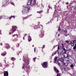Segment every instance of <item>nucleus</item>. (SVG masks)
<instances>
[{"mask_svg":"<svg viewBox=\"0 0 76 76\" xmlns=\"http://www.w3.org/2000/svg\"><path fill=\"white\" fill-rule=\"evenodd\" d=\"M73 2H74V1H71V2L70 4H73Z\"/></svg>","mask_w":76,"mask_h":76,"instance_id":"473e14b6","label":"nucleus"},{"mask_svg":"<svg viewBox=\"0 0 76 76\" xmlns=\"http://www.w3.org/2000/svg\"><path fill=\"white\" fill-rule=\"evenodd\" d=\"M11 60H12V61H14L15 60V58L14 57H12L11 58Z\"/></svg>","mask_w":76,"mask_h":76,"instance_id":"b1692460","label":"nucleus"},{"mask_svg":"<svg viewBox=\"0 0 76 76\" xmlns=\"http://www.w3.org/2000/svg\"><path fill=\"white\" fill-rule=\"evenodd\" d=\"M31 1H32V0H28L27 3L28 6H29V5L31 6Z\"/></svg>","mask_w":76,"mask_h":76,"instance_id":"ddd939ff","label":"nucleus"},{"mask_svg":"<svg viewBox=\"0 0 76 76\" xmlns=\"http://www.w3.org/2000/svg\"><path fill=\"white\" fill-rule=\"evenodd\" d=\"M23 76H25V75H23Z\"/></svg>","mask_w":76,"mask_h":76,"instance_id":"774afa93","label":"nucleus"},{"mask_svg":"<svg viewBox=\"0 0 76 76\" xmlns=\"http://www.w3.org/2000/svg\"><path fill=\"white\" fill-rule=\"evenodd\" d=\"M18 39L15 38L14 39H13L12 41H13V42H16V41H18Z\"/></svg>","mask_w":76,"mask_h":76,"instance_id":"412c9836","label":"nucleus"},{"mask_svg":"<svg viewBox=\"0 0 76 76\" xmlns=\"http://www.w3.org/2000/svg\"><path fill=\"white\" fill-rule=\"evenodd\" d=\"M1 45H3V44H2V43H1Z\"/></svg>","mask_w":76,"mask_h":76,"instance_id":"3c124183","label":"nucleus"},{"mask_svg":"<svg viewBox=\"0 0 76 76\" xmlns=\"http://www.w3.org/2000/svg\"><path fill=\"white\" fill-rule=\"evenodd\" d=\"M36 49H37V48L35 47L34 48V52H35V51H36Z\"/></svg>","mask_w":76,"mask_h":76,"instance_id":"ea45409f","label":"nucleus"},{"mask_svg":"<svg viewBox=\"0 0 76 76\" xmlns=\"http://www.w3.org/2000/svg\"><path fill=\"white\" fill-rule=\"evenodd\" d=\"M48 7L49 8V9H50V8H51V9H52V7H51L50 6H48Z\"/></svg>","mask_w":76,"mask_h":76,"instance_id":"c03bdc74","label":"nucleus"},{"mask_svg":"<svg viewBox=\"0 0 76 76\" xmlns=\"http://www.w3.org/2000/svg\"><path fill=\"white\" fill-rule=\"evenodd\" d=\"M61 46L62 47H64V44H62Z\"/></svg>","mask_w":76,"mask_h":76,"instance_id":"a18cd8bd","label":"nucleus"},{"mask_svg":"<svg viewBox=\"0 0 76 76\" xmlns=\"http://www.w3.org/2000/svg\"><path fill=\"white\" fill-rule=\"evenodd\" d=\"M56 34H58V31L56 32Z\"/></svg>","mask_w":76,"mask_h":76,"instance_id":"6e6d98bb","label":"nucleus"},{"mask_svg":"<svg viewBox=\"0 0 76 76\" xmlns=\"http://www.w3.org/2000/svg\"><path fill=\"white\" fill-rule=\"evenodd\" d=\"M49 9H48L47 10V13H49Z\"/></svg>","mask_w":76,"mask_h":76,"instance_id":"c9c22d12","label":"nucleus"},{"mask_svg":"<svg viewBox=\"0 0 76 76\" xmlns=\"http://www.w3.org/2000/svg\"><path fill=\"white\" fill-rule=\"evenodd\" d=\"M45 45H43V47L42 48V49H44V48H45Z\"/></svg>","mask_w":76,"mask_h":76,"instance_id":"e433bc0d","label":"nucleus"},{"mask_svg":"<svg viewBox=\"0 0 76 76\" xmlns=\"http://www.w3.org/2000/svg\"><path fill=\"white\" fill-rule=\"evenodd\" d=\"M70 67H71V68H73V64H71L70 65Z\"/></svg>","mask_w":76,"mask_h":76,"instance_id":"2f4dec72","label":"nucleus"},{"mask_svg":"<svg viewBox=\"0 0 76 76\" xmlns=\"http://www.w3.org/2000/svg\"><path fill=\"white\" fill-rule=\"evenodd\" d=\"M58 18H57V21H58Z\"/></svg>","mask_w":76,"mask_h":76,"instance_id":"8fccbe9b","label":"nucleus"},{"mask_svg":"<svg viewBox=\"0 0 76 76\" xmlns=\"http://www.w3.org/2000/svg\"><path fill=\"white\" fill-rule=\"evenodd\" d=\"M57 57L55 56V57L54 58V61H55L54 63H57V62H56V61H57Z\"/></svg>","mask_w":76,"mask_h":76,"instance_id":"4468645a","label":"nucleus"},{"mask_svg":"<svg viewBox=\"0 0 76 76\" xmlns=\"http://www.w3.org/2000/svg\"><path fill=\"white\" fill-rule=\"evenodd\" d=\"M27 34H25V35H24V37H26V36L27 35Z\"/></svg>","mask_w":76,"mask_h":76,"instance_id":"49530a36","label":"nucleus"},{"mask_svg":"<svg viewBox=\"0 0 76 76\" xmlns=\"http://www.w3.org/2000/svg\"><path fill=\"white\" fill-rule=\"evenodd\" d=\"M19 53H18V55H19Z\"/></svg>","mask_w":76,"mask_h":76,"instance_id":"e2e57ef3","label":"nucleus"},{"mask_svg":"<svg viewBox=\"0 0 76 76\" xmlns=\"http://www.w3.org/2000/svg\"><path fill=\"white\" fill-rule=\"evenodd\" d=\"M17 45L18 46H17V47H18L19 46V44H17Z\"/></svg>","mask_w":76,"mask_h":76,"instance_id":"de8ad7c7","label":"nucleus"},{"mask_svg":"<svg viewBox=\"0 0 76 76\" xmlns=\"http://www.w3.org/2000/svg\"><path fill=\"white\" fill-rule=\"evenodd\" d=\"M36 3V0H31V6H34L35 5Z\"/></svg>","mask_w":76,"mask_h":76,"instance_id":"0eeeda50","label":"nucleus"},{"mask_svg":"<svg viewBox=\"0 0 76 76\" xmlns=\"http://www.w3.org/2000/svg\"><path fill=\"white\" fill-rule=\"evenodd\" d=\"M38 26H37L35 25L34 26V29H37L38 28H42V25H39V24L38 25Z\"/></svg>","mask_w":76,"mask_h":76,"instance_id":"423d86ee","label":"nucleus"},{"mask_svg":"<svg viewBox=\"0 0 76 76\" xmlns=\"http://www.w3.org/2000/svg\"><path fill=\"white\" fill-rule=\"evenodd\" d=\"M17 28H18L16 27V26H12V29L11 30L10 32L9 33L10 35L11 34H13L14 32L16 31V30Z\"/></svg>","mask_w":76,"mask_h":76,"instance_id":"7ed1b4c3","label":"nucleus"},{"mask_svg":"<svg viewBox=\"0 0 76 76\" xmlns=\"http://www.w3.org/2000/svg\"><path fill=\"white\" fill-rule=\"evenodd\" d=\"M43 12V11L42 10L39 11H38L37 12L38 13H39V14H41V13H42Z\"/></svg>","mask_w":76,"mask_h":76,"instance_id":"5701e85b","label":"nucleus"},{"mask_svg":"<svg viewBox=\"0 0 76 76\" xmlns=\"http://www.w3.org/2000/svg\"><path fill=\"white\" fill-rule=\"evenodd\" d=\"M57 53H58V54H59V51H58V50H57L55 52L53 53L52 56H53L54 55L56 54Z\"/></svg>","mask_w":76,"mask_h":76,"instance_id":"1a4fd4ad","label":"nucleus"},{"mask_svg":"<svg viewBox=\"0 0 76 76\" xmlns=\"http://www.w3.org/2000/svg\"><path fill=\"white\" fill-rule=\"evenodd\" d=\"M23 61H24V63L26 64H27L28 65V64H29V58H27V59L25 60V57L23 56Z\"/></svg>","mask_w":76,"mask_h":76,"instance_id":"20e7f679","label":"nucleus"},{"mask_svg":"<svg viewBox=\"0 0 76 76\" xmlns=\"http://www.w3.org/2000/svg\"><path fill=\"white\" fill-rule=\"evenodd\" d=\"M32 16V15H30L26 17H24L23 18V19H27V18H29V16Z\"/></svg>","mask_w":76,"mask_h":76,"instance_id":"a211bd4d","label":"nucleus"},{"mask_svg":"<svg viewBox=\"0 0 76 76\" xmlns=\"http://www.w3.org/2000/svg\"><path fill=\"white\" fill-rule=\"evenodd\" d=\"M60 30H61V28H60V26H59V28L58 29V31H60Z\"/></svg>","mask_w":76,"mask_h":76,"instance_id":"c756f323","label":"nucleus"},{"mask_svg":"<svg viewBox=\"0 0 76 76\" xmlns=\"http://www.w3.org/2000/svg\"><path fill=\"white\" fill-rule=\"evenodd\" d=\"M28 41L29 42H30L32 40V39H31V36H29L28 37Z\"/></svg>","mask_w":76,"mask_h":76,"instance_id":"f3484780","label":"nucleus"},{"mask_svg":"<svg viewBox=\"0 0 76 76\" xmlns=\"http://www.w3.org/2000/svg\"><path fill=\"white\" fill-rule=\"evenodd\" d=\"M36 58H33V60L34 61V62H35V59H36Z\"/></svg>","mask_w":76,"mask_h":76,"instance_id":"a19ab883","label":"nucleus"},{"mask_svg":"<svg viewBox=\"0 0 76 76\" xmlns=\"http://www.w3.org/2000/svg\"><path fill=\"white\" fill-rule=\"evenodd\" d=\"M30 7H24L23 8V10L22 11L23 14V15H25L26 14L29 10H30Z\"/></svg>","mask_w":76,"mask_h":76,"instance_id":"f03ea898","label":"nucleus"},{"mask_svg":"<svg viewBox=\"0 0 76 76\" xmlns=\"http://www.w3.org/2000/svg\"><path fill=\"white\" fill-rule=\"evenodd\" d=\"M1 30H0V34L1 35Z\"/></svg>","mask_w":76,"mask_h":76,"instance_id":"09e8293b","label":"nucleus"},{"mask_svg":"<svg viewBox=\"0 0 76 76\" xmlns=\"http://www.w3.org/2000/svg\"><path fill=\"white\" fill-rule=\"evenodd\" d=\"M62 48L63 50H64V53L65 54H66V49H65V48H64V47H62Z\"/></svg>","mask_w":76,"mask_h":76,"instance_id":"dca6fc26","label":"nucleus"},{"mask_svg":"<svg viewBox=\"0 0 76 76\" xmlns=\"http://www.w3.org/2000/svg\"><path fill=\"white\" fill-rule=\"evenodd\" d=\"M68 35H69V34H68Z\"/></svg>","mask_w":76,"mask_h":76,"instance_id":"69168bd1","label":"nucleus"},{"mask_svg":"<svg viewBox=\"0 0 76 76\" xmlns=\"http://www.w3.org/2000/svg\"><path fill=\"white\" fill-rule=\"evenodd\" d=\"M64 32L65 34H67V31L66 30H65L64 31Z\"/></svg>","mask_w":76,"mask_h":76,"instance_id":"f704fd0d","label":"nucleus"},{"mask_svg":"<svg viewBox=\"0 0 76 76\" xmlns=\"http://www.w3.org/2000/svg\"><path fill=\"white\" fill-rule=\"evenodd\" d=\"M6 54H7L6 52H4L3 53H2L1 54V55L2 56H6Z\"/></svg>","mask_w":76,"mask_h":76,"instance_id":"2eb2a0df","label":"nucleus"},{"mask_svg":"<svg viewBox=\"0 0 76 76\" xmlns=\"http://www.w3.org/2000/svg\"><path fill=\"white\" fill-rule=\"evenodd\" d=\"M23 39L24 40L25 39V37H23Z\"/></svg>","mask_w":76,"mask_h":76,"instance_id":"864d4df0","label":"nucleus"},{"mask_svg":"<svg viewBox=\"0 0 76 76\" xmlns=\"http://www.w3.org/2000/svg\"><path fill=\"white\" fill-rule=\"evenodd\" d=\"M73 43L75 44V43H76V40H73Z\"/></svg>","mask_w":76,"mask_h":76,"instance_id":"7c9ffc66","label":"nucleus"},{"mask_svg":"<svg viewBox=\"0 0 76 76\" xmlns=\"http://www.w3.org/2000/svg\"><path fill=\"white\" fill-rule=\"evenodd\" d=\"M44 35V31L42 30L41 31V34L39 35L40 38H43Z\"/></svg>","mask_w":76,"mask_h":76,"instance_id":"6e6552de","label":"nucleus"},{"mask_svg":"<svg viewBox=\"0 0 76 76\" xmlns=\"http://www.w3.org/2000/svg\"><path fill=\"white\" fill-rule=\"evenodd\" d=\"M57 46H58V45H55V46H53V49H54V48H55V47H57Z\"/></svg>","mask_w":76,"mask_h":76,"instance_id":"cd10ccee","label":"nucleus"},{"mask_svg":"<svg viewBox=\"0 0 76 76\" xmlns=\"http://www.w3.org/2000/svg\"><path fill=\"white\" fill-rule=\"evenodd\" d=\"M47 62H45L42 64H41L44 68H47Z\"/></svg>","mask_w":76,"mask_h":76,"instance_id":"39448f33","label":"nucleus"},{"mask_svg":"<svg viewBox=\"0 0 76 76\" xmlns=\"http://www.w3.org/2000/svg\"><path fill=\"white\" fill-rule=\"evenodd\" d=\"M38 23L39 24V23H40L39 22H38Z\"/></svg>","mask_w":76,"mask_h":76,"instance_id":"4d7b16f0","label":"nucleus"},{"mask_svg":"<svg viewBox=\"0 0 76 76\" xmlns=\"http://www.w3.org/2000/svg\"><path fill=\"white\" fill-rule=\"evenodd\" d=\"M25 67V65L24 64L23 65V66H22V69H24V70H25V68H24Z\"/></svg>","mask_w":76,"mask_h":76,"instance_id":"c85d7f7f","label":"nucleus"},{"mask_svg":"<svg viewBox=\"0 0 76 76\" xmlns=\"http://www.w3.org/2000/svg\"><path fill=\"white\" fill-rule=\"evenodd\" d=\"M66 61H67L66 63L64 61V59H60L59 60V61H58V65L60 66H67L69 64V63H70V59L69 58V56L67 55V56L66 57Z\"/></svg>","mask_w":76,"mask_h":76,"instance_id":"f257e3e1","label":"nucleus"},{"mask_svg":"<svg viewBox=\"0 0 76 76\" xmlns=\"http://www.w3.org/2000/svg\"><path fill=\"white\" fill-rule=\"evenodd\" d=\"M32 47H34V45H32Z\"/></svg>","mask_w":76,"mask_h":76,"instance_id":"13d9d810","label":"nucleus"},{"mask_svg":"<svg viewBox=\"0 0 76 76\" xmlns=\"http://www.w3.org/2000/svg\"><path fill=\"white\" fill-rule=\"evenodd\" d=\"M4 76H8L9 74L8 73V72L7 71H5L4 73Z\"/></svg>","mask_w":76,"mask_h":76,"instance_id":"f8f14e48","label":"nucleus"},{"mask_svg":"<svg viewBox=\"0 0 76 76\" xmlns=\"http://www.w3.org/2000/svg\"><path fill=\"white\" fill-rule=\"evenodd\" d=\"M49 22H48V23H46V24H49Z\"/></svg>","mask_w":76,"mask_h":76,"instance_id":"603ef678","label":"nucleus"},{"mask_svg":"<svg viewBox=\"0 0 76 76\" xmlns=\"http://www.w3.org/2000/svg\"><path fill=\"white\" fill-rule=\"evenodd\" d=\"M58 50H60V46H58Z\"/></svg>","mask_w":76,"mask_h":76,"instance_id":"37998d69","label":"nucleus"},{"mask_svg":"<svg viewBox=\"0 0 76 76\" xmlns=\"http://www.w3.org/2000/svg\"><path fill=\"white\" fill-rule=\"evenodd\" d=\"M28 67H29V66H28Z\"/></svg>","mask_w":76,"mask_h":76,"instance_id":"338daca9","label":"nucleus"},{"mask_svg":"<svg viewBox=\"0 0 76 76\" xmlns=\"http://www.w3.org/2000/svg\"><path fill=\"white\" fill-rule=\"evenodd\" d=\"M65 36L66 37H67V35H66Z\"/></svg>","mask_w":76,"mask_h":76,"instance_id":"680f3d73","label":"nucleus"},{"mask_svg":"<svg viewBox=\"0 0 76 76\" xmlns=\"http://www.w3.org/2000/svg\"><path fill=\"white\" fill-rule=\"evenodd\" d=\"M7 2H6L4 1L3 2V4L4 5H6V4H7Z\"/></svg>","mask_w":76,"mask_h":76,"instance_id":"bb28decb","label":"nucleus"},{"mask_svg":"<svg viewBox=\"0 0 76 76\" xmlns=\"http://www.w3.org/2000/svg\"><path fill=\"white\" fill-rule=\"evenodd\" d=\"M5 47L7 49H9V48H10V47L8 44H6Z\"/></svg>","mask_w":76,"mask_h":76,"instance_id":"9b49d317","label":"nucleus"},{"mask_svg":"<svg viewBox=\"0 0 76 76\" xmlns=\"http://www.w3.org/2000/svg\"><path fill=\"white\" fill-rule=\"evenodd\" d=\"M50 9H51V8H50Z\"/></svg>","mask_w":76,"mask_h":76,"instance_id":"0e129e2a","label":"nucleus"},{"mask_svg":"<svg viewBox=\"0 0 76 76\" xmlns=\"http://www.w3.org/2000/svg\"><path fill=\"white\" fill-rule=\"evenodd\" d=\"M73 50H74L75 51H76V43H75V46L73 48Z\"/></svg>","mask_w":76,"mask_h":76,"instance_id":"6ab92c4d","label":"nucleus"},{"mask_svg":"<svg viewBox=\"0 0 76 76\" xmlns=\"http://www.w3.org/2000/svg\"><path fill=\"white\" fill-rule=\"evenodd\" d=\"M70 44H71V46H72V47H73L75 45V44L73 43H72V42H71V43H70Z\"/></svg>","mask_w":76,"mask_h":76,"instance_id":"4be33fe9","label":"nucleus"},{"mask_svg":"<svg viewBox=\"0 0 76 76\" xmlns=\"http://www.w3.org/2000/svg\"><path fill=\"white\" fill-rule=\"evenodd\" d=\"M58 37H60V34H58Z\"/></svg>","mask_w":76,"mask_h":76,"instance_id":"5fc2aeb1","label":"nucleus"},{"mask_svg":"<svg viewBox=\"0 0 76 76\" xmlns=\"http://www.w3.org/2000/svg\"><path fill=\"white\" fill-rule=\"evenodd\" d=\"M41 6H42V8H44V6H43V5L42 4V3L41 4Z\"/></svg>","mask_w":76,"mask_h":76,"instance_id":"58836bf2","label":"nucleus"},{"mask_svg":"<svg viewBox=\"0 0 76 76\" xmlns=\"http://www.w3.org/2000/svg\"><path fill=\"white\" fill-rule=\"evenodd\" d=\"M56 76H61V73H58Z\"/></svg>","mask_w":76,"mask_h":76,"instance_id":"a878e982","label":"nucleus"},{"mask_svg":"<svg viewBox=\"0 0 76 76\" xmlns=\"http://www.w3.org/2000/svg\"><path fill=\"white\" fill-rule=\"evenodd\" d=\"M15 16H12L11 17L9 18V19H10V20H11V18H13V19H15Z\"/></svg>","mask_w":76,"mask_h":76,"instance_id":"aec40b11","label":"nucleus"},{"mask_svg":"<svg viewBox=\"0 0 76 76\" xmlns=\"http://www.w3.org/2000/svg\"><path fill=\"white\" fill-rule=\"evenodd\" d=\"M17 36V38H18V34H14L13 35H12V36L13 37H15V36Z\"/></svg>","mask_w":76,"mask_h":76,"instance_id":"393cba45","label":"nucleus"},{"mask_svg":"<svg viewBox=\"0 0 76 76\" xmlns=\"http://www.w3.org/2000/svg\"><path fill=\"white\" fill-rule=\"evenodd\" d=\"M54 69L55 72H56V73H57L59 72V71L58 70V69L57 68L54 67Z\"/></svg>","mask_w":76,"mask_h":76,"instance_id":"9d476101","label":"nucleus"},{"mask_svg":"<svg viewBox=\"0 0 76 76\" xmlns=\"http://www.w3.org/2000/svg\"><path fill=\"white\" fill-rule=\"evenodd\" d=\"M63 56L64 57H65V55H63Z\"/></svg>","mask_w":76,"mask_h":76,"instance_id":"052dcab7","label":"nucleus"},{"mask_svg":"<svg viewBox=\"0 0 76 76\" xmlns=\"http://www.w3.org/2000/svg\"><path fill=\"white\" fill-rule=\"evenodd\" d=\"M3 18V16H1L0 17V20L1 19H2Z\"/></svg>","mask_w":76,"mask_h":76,"instance_id":"79ce46f5","label":"nucleus"},{"mask_svg":"<svg viewBox=\"0 0 76 76\" xmlns=\"http://www.w3.org/2000/svg\"><path fill=\"white\" fill-rule=\"evenodd\" d=\"M0 66H1V64H0Z\"/></svg>","mask_w":76,"mask_h":76,"instance_id":"bf43d9fd","label":"nucleus"},{"mask_svg":"<svg viewBox=\"0 0 76 76\" xmlns=\"http://www.w3.org/2000/svg\"><path fill=\"white\" fill-rule=\"evenodd\" d=\"M66 43H67L68 44H69V41H68V40H66Z\"/></svg>","mask_w":76,"mask_h":76,"instance_id":"4c0bfd02","label":"nucleus"},{"mask_svg":"<svg viewBox=\"0 0 76 76\" xmlns=\"http://www.w3.org/2000/svg\"><path fill=\"white\" fill-rule=\"evenodd\" d=\"M11 4H12V5H13V6H15V5L14 4V3L13 2H11Z\"/></svg>","mask_w":76,"mask_h":76,"instance_id":"72a5a7b5","label":"nucleus"}]
</instances>
